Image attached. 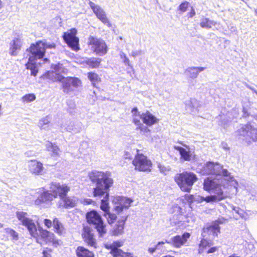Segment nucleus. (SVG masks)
<instances>
[{"label":"nucleus","instance_id":"obj_1","mask_svg":"<svg viewBox=\"0 0 257 257\" xmlns=\"http://www.w3.org/2000/svg\"><path fill=\"white\" fill-rule=\"evenodd\" d=\"M89 177L91 181L95 183L96 186L93 188V196L101 197L104 195V198L101 201L100 208L104 213H106L109 211L108 202L109 191L113 184L111 173L108 171L94 170L89 173Z\"/></svg>","mask_w":257,"mask_h":257},{"label":"nucleus","instance_id":"obj_2","mask_svg":"<svg viewBox=\"0 0 257 257\" xmlns=\"http://www.w3.org/2000/svg\"><path fill=\"white\" fill-rule=\"evenodd\" d=\"M57 196H59L60 201L58 202L60 207L64 206V186L59 183L52 182L50 187V190L43 192L35 201V204L43 207L49 206L51 201Z\"/></svg>","mask_w":257,"mask_h":257},{"label":"nucleus","instance_id":"obj_3","mask_svg":"<svg viewBox=\"0 0 257 257\" xmlns=\"http://www.w3.org/2000/svg\"><path fill=\"white\" fill-rule=\"evenodd\" d=\"M16 217L29 230L30 234L34 237H37L40 235L41 237L46 240H52L54 239V234L50 232L39 227L37 230L36 225L34 221L29 217L28 214L26 212L17 211Z\"/></svg>","mask_w":257,"mask_h":257},{"label":"nucleus","instance_id":"obj_4","mask_svg":"<svg viewBox=\"0 0 257 257\" xmlns=\"http://www.w3.org/2000/svg\"><path fill=\"white\" fill-rule=\"evenodd\" d=\"M202 175H212L216 177H223L224 179L228 181H232L233 177L228 170L224 169L223 166L218 163L212 162H207L200 170Z\"/></svg>","mask_w":257,"mask_h":257},{"label":"nucleus","instance_id":"obj_5","mask_svg":"<svg viewBox=\"0 0 257 257\" xmlns=\"http://www.w3.org/2000/svg\"><path fill=\"white\" fill-rule=\"evenodd\" d=\"M55 47V44H48L46 41H39L35 44H32L30 48L27 50V51L29 52V60L35 61L43 58L45 56L46 49Z\"/></svg>","mask_w":257,"mask_h":257},{"label":"nucleus","instance_id":"obj_6","mask_svg":"<svg viewBox=\"0 0 257 257\" xmlns=\"http://www.w3.org/2000/svg\"><path fill=\"white\" fill-rule=\"evenodd\" d=\"M174 180L182 191L189 192L197 177L194 173L186 171L176 174Z\"/></svg>","mask_w":257,"mask_h":257},{"label":"nucleus","instance_id":"obj_7","mask_svg":"<svg viewBox=\"0 0 257 257\" xmlns=\"http://www.w3.org/2000/svg\"><path fill=\"white\" fill-rule=\"evenodd\" d=\"M220 177H207L204 180L203 188L207 191H212L214 193L216 201H219L225 198L222 190L221 183L219 180Z\"/></svg>","mask_w":257,"mask_h":257},{"label":"nucleus","instance_id":"obj_8","mask_svg":"<svg viewBox=\"0 0 257 257\" xmlns=\"http://www.w3.org/2000/svg\"><path fill=\"white\" fill-rule=\"evenodd\" d=\"M86 219L89 224L94 225V228L98 232L99 236L102 237L106 232L105 225L104 224L101 216L95 210H92L87 213Z\"/></svg>","mask_w":257,"mask_h":257},{"label":"nucleus","instance_id":"obj_9","mask_svg":"<svg viewBox=\"0 0 257 257\" xmlns=\"http://www.w3.org/2000/svg\"><path fill=\"white\" fill-rule=\"evenodd\" d=\"M51 68L52 70L46 72L44 75V77L54 82H61L62 87L64 91V66L63 64L60 63L57 64H52Z\"/></svg>","mask_w":257,"mask_h":257},{"label":"nucleus","instance_id":"obj_10","mask_svg":"<svg viewBox=\"0 0 257 257\" xmlns=\"http://www.w3.org/2000/svg\"><path fill=\"white\" fill-rule=\"evenodd\" d=\"M235 134L236 136L242 137L246 140L249 139L253 142H257V128L251 125L250 122L241 124Z\"/></svg>","mask_w":257,"mask_h":257},{"label":"nucleus","instance_id":"obj_11","mask_svg":"<svg viewBox=\"0 0 257 257\" xmlns=\"http://www.w3.org/2000/svg\"><path fill=\"white\" fill-rule=\"evenodd\" d=\"M88 44L90 46L91 50L97 56H103L107 52L106 44L102 39L90 36L88 40Z\"/></svg>","mask_w":257,"mask_h":257},{"label":"nucleus","instance_id":"obj_12","mask_svg":"<svg viewBox=\"0 0 257 257\" xmlns=\"http://www.w3.org/2000/svg\"><path fill=\"white\" fill-rule=\"evenodd\" d=\"M77 31L75 28H72L65 32V44L72 50L77 52L80 48L79 39L76 36Z\"/></svg>","mask_w":257,"mask_h":257},{"label":"nucleus","instance_id":"obj_13","mask_svg":"<svg viewBox=\"0 0 257 257\" xmlns=\"http://www.w3.org/2000/svg\"><path fill=\"white\" fill-rule=\"evenodd\" d=\"M135 169L140 171H150L152 167L151 161L143 154H138L133 161Z\"/></svg>","mask_w":257,"mask_h":257},{"label":"nucleus","instance_id":"obj_14","mask_svg":"<svg viewBox=\"0 0 257 257\" xmlns=\"http://www.w3.org/2000/svg\"><path fill=\"white\" fill-rule=\"evenodd\" d=\"M122 242L115 241L112 243H107L104 245L106 249H110V253L113 257H134L132 253L124 252L121 249L118 248L122 246Z\"/></svg>","mask_w":257,"mask_h":257},{"label":"nucleus","instance_id":"obj_15","mask_svg":"<svg viewBox=\"0 0 257 257\" xmlns=\"http://www.w3.org/2000/svg\"><path fill=\"white\" fill-rule=\"evenodd\" d=\"M65 93L70 95H75L77 89L81 86V80L76 77H65Z\"/></svg>","mask_w":257,"mask_h":257},{"label":"nucleus","instance_id":"obj_16","mask_svg":"<svg viewBox=\"0 0 257 257\" xmlns=\"http://www.w3.org/2000/svg\"><path fill=\"white\" fill-rule=\"evenodd\" d=\"M88 4L97 19L108 28L112 27L111 24L107 17L105 12L100 6L95 4L90 1H89Z\"/></svg>","mask_w":257,"mask_h":257},{"label":"nucleus","instance_id":"obj_17","mask_svg":"<svg viewBox=\"0 0 257 257\" xmlns=\"http://www.w3.org/2000/svg\"><path fill=\"white\" fill-rule=\"evenodd\" d=\"M213 245L212 241L209 238H202L199 244L198 252L202 254L205 252L206 253H212L218 250L219 247L212 246Z\"/></svg>","mask_w":257,"mask_h":257},{"label":"nucleus","instance_id":"obj_18","mask_svg":"<svg viewBox=\"0 0 257 257\" xmlns=\"http://www.w3.org/2000/svg\"><path fill=\"white\" fill-rule=\"evenodd\" d=\"M82 236L85 242L89 246L96 247V242L92 229L88 226H84Z\"/></svg>","mask_w":257,"mask_h":257},{"label":"nucleus","instance_id":"obj_19","mask_svg":"<svg viewBox=\"0 0 257 257\" xmlns=\"http://www.w3.org/2000/svg\"><path fill=\"white\" fill-rule=\"evenodd\" d=\"M190 234L188 232L184 233L182 235H177L171 238V240L168 241L165 240V242L172 244L176 247H180L183 245L190 237Z\"/></svg>","mask_w":257,"mask_h":257},{"label":"nucleus","instance_id":"obj_20","mask_svg":"<svg viewBox=\"0 0 257 257\" xmlns=\"http://www.w3.org/2000/svg\"><path fill=\"white\" fill-rule=\"evenodd\" d=\"M219 232V226H218L217 223H213L211 225L203 228L201 235L203 238L208 239L207 236V235H208L209 237L210 236L214 237L217 236Z\"/></svg>","mask_w":257,"mask_h":257},{"label":"nucleus","instance_id":"obj_21","mask_svg":"<svg viewBox=\"0 0 257 257\" xmlns=\"http://www.w3.org/2000/svg\"><path fill=\"white\" fill-rule=\"evenodd\" d=\"M186 147L184 148L182 147L175 146L174 149L179 152L180 159L184 161H190L194 159V155L192 153L189 147L185 146Z\"/></svg>","mask_w":257,"mask_h":257},{"label":"nucleus","instance_id":"obj_22","mask_svg":"<svg viewBox=\"0 0 257 257\" xmlns=\"http://www.w3.org/2000/svg\"><path fill=\"white\" fill-rule=\"evenodd\" d=\"M141 119L143 123L149 126H151L158 122L159 119L149 111L142 113L141 115Z\"/></svg>","mask_w":257,"mask_h":257},{"label":"nucleus","instance_id":"obj_23","mask_svg":"<svg viewBox=\"0 0 257 257\" xmlns=\"http://www.w3.org/2000/svg\"><path fill=\"white\" fill-rule=\"evenodd\" d=\"M29 170L31 173L35 175L41 174L43 171V164L36 160H31L29 162Z\"/></svg>","mask_w":257,"mask_h":257},{"label":"nucleus","instance_id":"obj_24","mask_svg":"<svg viewBox=\"0 0 257 257\" xmlns=\"http://www.w3.org/2000/svg\"><path fill=\"white\" fill-rule=\"evenodd\" d=\"M216 198L214 196H208L206 197L200 196L199 195H190L189 197V201L190 202H197L201 203L203 201H206V202H216L215 199Z\"/></svg>","mask_w":257,"mask_h":257},{"label":"nucleus","instance_id":"obj_25","mask_svg":"<svg viewBox=\"0 0 257 257\" xmlns=\"http://www.w3.org/2000/svg\"><path fill=\"white\" fill-rule=\"evenodd\" d=\"M206 68L203 67H191L186 69L185 73L190 78L194 79L197 77L199 73L205 70Z\"/></svg>","mask_w":257,"mask_h":257},{"label":"nucleus","instance_id":"obj_26","mask_svg":"<svg viewBox=\"0 0 257 257\" xmlns=\"http://www.w3.org/2000/svg\"><path fill=\"white\" fill-rule=\"evenodd\" d=\"M9 53L12 56H17L18 51L20 50L22 42L18 38L15 39L10 44Z\"/></svg>","mask_w":257,"mask_h":257},{"label":"nucleus","instance_id":"obj_27","mask_svg":"<svg viewBox=\"0 0 257 257\" xmlns=\"http://www.w3.org/2000/svg\"><path fill=\"white\" fill-rule=\"evenodd\" d=\"M127 216L122 217V218L117 221L113 228L112 233L114 235L121 234L123 232L124 225L127 219Z\"/></svg>","mask_w":257,"mask_h":257},{"label":"nucleus","instance_id":"obj_28","mask_svg":"<svg viewBox=\"0 0 257 257\" xmlns=\"http://www.w3.org/2000/svg\"><path fill=\"white\" fill-rule=\"evenodd\" d=\"M132 201L128 198H122L120 203L115 206L114 209L117 213L122 212L123 209L127 210L130 207Z\"/></svg>","mask_w":257,"mask_h":257},{"label":"nucleus","instance_id":"obj_29","mask_svg":"<svg viewBox=\"0 0 257 257\" xmlns=\"http://www.w3.org/2000/svg\"><path fill=\"white\" fill-rule=\"evenodd\" d=\"M41 65V63H39L37 64L35 61H30L29 59L28 62L26 64V68L28 70H30L31 75L34 76H36L38 72V65Z\"/></svg>","mask_w":257,"mask_h":257},{"label":"nucleus","instance_id":"obj_30","mask_svg":"<svg viewBox=\"0 0 257 257\" xmlns=\"http://www.w3.org/2000/svg\"><path fill=\"white\" fill-rule=\"evenodd\" d=\"M216 24V22L213 20H210L209 18L202 17L200 19V26L202 28L210 29L212 26H215Z\"/></svg>","mask_w":257,"mask_h":257},{"label":"nucleus","instance_id":"obj_31","mask_svg":"<svg viewBox=\"0 0 257 257\" xmlns=\"http://www.w3.org/2000/svg\"><path fill=\"white\" fill-rule=\"evenodd\" d=\"M76 253L78 257H94L92 252L82 246L77 248Z\"/></svg>","mask_w":257,"mask_h":257},{"label":"nucleus","instance_id":"obj_32","mask_svg":"<svg viewBox=\"0 0 257 257\" xmlns=\"http://www.w3.org/2000/svg\"><path fill=\"white\" fill-rule=\"evenodd\" d=\"M101 62V59L95 57L86 58L85 61V63L91 68L98 67Z\"/></svg>","mask_w":257,"mask_h":257},{"label":"nucleus","instance_id":"obj_33","mask_svg":"<svg viewBox=\"0 0 257 257\" xmlns=\"http://www.w3.org/2000/svg\"><path fill=\"white\" fill-rule=\"evenodd\" d=\"M87 77L94 87H96V83H97L100 80L98 75L92 72H88L87 73Z\"/></svg>","mask_w":257,"mask_h":257},{"label":"nucleus","instance_id":"obj_34","mask_svg":"<svg viewBox=\"0 0 257 257\" xmlns=\"http://www.w3.org/2000/svg\"><path fill=\"white\" fill-rule=\"evenodd\" d=\"M198 102L195 99L191 98L185 101L186 109L192 111L193 109L198 107Z\"/></svg>","mask_w":257,"mask_h":257},{"label":"nucleus","instance_id":"obj_35","mask_svg":"<svg viewBox=\"0 0 257 257\" xmlns=\"http://www.w3.org/2000/svg\"><path fill=\"white\" fill-rule=\"evenodd\" d=\"M53 224L55 231L58 234H61L62 233L63 225L58 219L57 218H54L53 221Z\"/></svg>","mask_w":257,"mask_h":257},{"label":"nucleus","instance_id":"obj_36","mask_svg":"<svg viewBox=\"0 0 257 257\" xmlns=\"http://www.w3.org/2000/svg\"><path fill=\"white\" fill-rule=\"evenodd\" d=\"M67 104L68 107L67 110L69 113L73 114L76 112V104L74 99L67 100Z\"/></svg>","mask_w":257,"mask_h":257},{"label":"nucleus","instance_id":"obj_37","mask_svg":"<svg viewBox=\"0 0 257 257\" xmlns=\"http://www.w3.org/2000/svg\"><path fill=\"white\" fill-rule=\"evenodd\" d=\"M77 198L73 197H67L65 195V207H74L77 203Z\"/></svg>","mask_w":257,"mask_h":257},{"label":"nucleus","instance_id":"obj_38","mask_svg":"<svg viewBox=\"0 0 257 257\" xmlns=\"http://www.w3.org/2000/svg\"><path fill=\"white\" fill-rule=\"evenodd\" d=\"M47 149L48 151H51L52 152V155L53 156H56L58 154V148L54 145L51 142H48L46 145Z\"/></svg>","mask_w":257,"mask_h":257},{"label":"nucleus","instance_id":"obj_39","mask_svg":"<svg viewBox=\"0 0 257 257\" xmlns=\"http://www.w3.org/2000/svg\"><path fill=\"white\" fill-rule=\"evenodd\" d=\"M50 122L49 118L46 116L45 118L41 119L39 122V126L42 129L48 130L49 129V123Z\"/></svg>","mask_w":257,"mask_h":257},{"label":"nucleus","instance_id":"obj_40","mask_svg":"<svg viewBox=\"0 0 257 257\" xmlns=\"http://www.w3.org/2000/svg\"><path fill=\"white\" fill-rule=\"evenodd\" d=\"M5 231L6 233L12 237L13 240H17L18 239V233L14 229L10 228H5Z\"/></svg>","mask_w":257,"mask_h":257},{"label":"nucleus","instance_id":"obj_41","mask_svg":"<svg viewBox=\"0 0 257 257\" xmlns=\"http://www.w3.org/2000/svg\"><path fill=\"white\" fill-rule=\"evenodd\" d=\"M104 216L106 218L109 224L112 223L116 219V215L115 214L111 213L109 211L104 213Z\"/></svg>","mask_w":257,"mask_h":257},{"label":"nucleus","instance_id":"obj_42","mask_svg":"<svg viewBox=\"0 0 257 257\" xmlns=\"http://www.w3.org/2000/svg\"><path fill=\"white\" fill-rule=\"evenodd\" d=\"M36 99V96L33 93L26 94L22 97V100L25 102H30Z\"/></svg>","mask_w":257,"mask_h":257},{"label":"nucleus","instance_id":"obj_43","mask_svg":"<svg viewBox=\"0 0 257 257\" xmlns=\"http://www.w3.org/2000/svg\"><path fill=\"white\" fill-rule=\"evenodd\" d=\"M189 3L187 1H185L182 3L178 7V10L182 13H184L187 11V9L189 7Z\"/></svg>","mask_w":257,"mask_h":257},{"label":"nucleus","instance_id":"obj_44","mask_svg":"<svg viewBox=\"0 0 257 257\" xmlns=\"http://www.w3.org/2000/svg\"><path fill=\"white\" fill-rule=\"evenodd\" d=\"M165 243L164 241H160L154 247H149L148 249V251L151 254H153L157 249H160V245H163Z\"/></svg>","mask_w":257,"mask_h":257},{"label":"nucleus","instance_id":"obj_45","mask_svg":"<svg viewBox=\"0 0 257 257\" xmlns=\"http://www.w3.org/2000/svg\"><path fill=\"white\" fill-rule=\"evenodd\" d=\"M120 57L121 59H123V62L126 65L131 66V68L133 69V67L130 65L129 59L127 58L125 54L123 52H120Z\"/></svg>","mask_w":257,"mask_h":257},{"label":"nucleus","instance_id":"obj_46","mask_svg":"<svg viewBox=\"0 0 257 257\" xmlns=\"http://www.w3.org/2000/svg\"><path fill=\"white\" fill-rule=\"evenodd\" d=\"M232 209L236 213L239 215L241 218H243L244 217V212L243 210L241 209L238 207L234 206Z\"/></svg>","mask_w":257,"mask_h":257},{"label":"nucleus","instance_id":"obj_47","mask_svg":"<svg viewBox=\"0 0 257 257\" xmlns=\"http://www.w3.org/2000/svg\"><path fill=\"white\" fill-rule=\"evenodd\" d=\"M131 112L133 113V116H139L141 118V115L142 113L138 111V109L137 107H134L132 109Z\"/></svg>","mask_w":257,"mask_h":257},{"label":"nucleus","instance_id":"obj_48","mask_svg":"<svg viewBox=\"0 0 257 257\" xmlns=\"http://www.w3.org/2000/svg\"><path fill=\"white\" fill-rule=\"evenodd\" d=\"M137 130H140L141 132L144 133L150 132V130L148 128V127L144 125L143 124H141L140 127H137Z\"/></svg>","mask_w":257,"mask_h":257},{"label":"nucleus","instance_id":"obj_49","mask_svg":"<svg viewBox=\"0 0 257 257\" xmlns=\"http://www.w3.org/2000/svg\"><path fill=\"white\" fill-rule=\"evenodd\" d=\"M242 117H246L249 115V113L248 112V109L244 106L242 108Z\"/></svg>","mask_w":257,"mask_h":257},{"label":"nucleus","instance_id":"obj_50","mask_svg":"<svg viewBox=\"0 0 257 257\" xmlns=\"http://www.w3.org/2000/svg\"><path fill=\"white\" fill-rule=\"evenodd\" d=\"M70 123L71 124V125H69L67 127V131L69 132H70L71 131H73L74 132L76 131L77 129L74 125V122H70Z\"/></svg>","mask_w":257,"mask_h":257},{"label":"nucleus","instance_id":"obj_51","mask_svg":"<svg viewBox=\"0 0 257 257\" xmlns=\"http://www.w3.org/2000/svg\"><path fill=\"white\" fill-rule=\"evenodd\" d=\"M142 54V51L141 50L139 51H132L131 55L134 57V58H136L137 56L141 55Z\"/></svg>","mask_w":257,"mask_h":257},{"label":"nucleus","instance_id":"obj_52","mask_svg":"<svg viewBox=\"0 0 257 257\" xmlns=\"http://www.w3.org/2000/svg\"><path fill=\"white\" fill-rule=\"evenodd\" d=\"M44 224L48 227L49 228L52 226V221L48 219H45L44 220Z\"/></svg>","mask_w":257,"mask_h":257},{"label":"nucleus","instance_id":"obj_53","mask_svg":"<svg viewBox=\"0 0 257 257\" xmlns=\"http://www.w3.org/2000/svg\"><path fill=\"white\" fill-rule=\"evenodd\" d=\"M94 201L91 199L88 198L84 199L83 201V203L84 204L88 205V204H91Z\"/></svg>","mask_w":257,"mask_h":257},{"label":"nucleus","instance_id":"obj_54","mask_svg":"<svg viewBox=\"0 0 257 257\" xmlns=\"http://www.w3.org/2000/svg\"><path fill=\"white\" fill-rule=\"evenodd\" d=\"M133 122L135 124V125H137L138 127H140L142 123L141 122L140 120L137 118H134L133 119Z\"/></svg>","mask_w":257,"mask_h":257},{"label":"nucleus","instance_id":"obj_55","mask_svg":"<svg viewBox=\"0 0 257 257\" xmlns=\"http://www.w3.org/2000/svg\"><path fill=\"white\" fill-rule=\"evenodd\" d=\"M226 220L223 218H219L218 220H216L213 223H217L218 226H219L220 224H223L225 222Z\"/></svg>","mask_w":257,"mask_h":257},{"label":"nucleus","instance_id":"obj_56","mask_svg":"<svg viewBox=\"0 0 257 257\" xmlns=\"http://www.w3.org/2000/svg\"><path fill=\"white\" fill-rule=\"evenodd\" d=\"M190 18H192L195 15V12L194 9L192 8L191 12L188 14Z\"/></svg>","mask_w":257,"mask_h":257},{"label":"nucleus","instance_id":"obj_57","mask_svg":"<svg viewBox=\"0 0 257 257\" xmlns=\"http://www.w3.org/2000/svg\"><path fill=\"white\" fill-rule=\"evenodd\" d=\"M245 86L248 88V89H250L253 93H255L256 90L247 83L245 84Z\"/></svg>","mask_w":257,"mask_h":257},{"label":"nucleus","instance_id":"obj_58","mask_svg":"<svg viewBox=\"0 0 257 257\" xmlns=\"http://www.w3.org/2000/svg\"><path fill=\"white\" fill-rule=\"evenodd\" d=\"M43 257H50V254L46 251L43 250Z\"/></svg>","mask_w":257,"mask_h":257},{"label":"nucleus","instance_id":"obj_59","mask_svg":"<svg viewBox=\"0 0 257 257\" xmlns=\"http://www.w3.org/2000/svg\"><path fill=\"white\" fill-rule=\"evenodd\" d=\"M124 158L125 159H129L130 160H131L132 159V158L129 156L128 153L126 152H125Z\"/></svg>","mask_w":257,"mask_h":257},{"label":"nucleus","instance_id":"obj_60","mask_svg":"<svg viewBox=\"0 0 257 257\" xmlns=\"http://www.w3.org/2000/svg\"><path fill=\"white\" fill-rule=\"evenodd\" d=\"M222 148L225 150H228L229 149V148L227 147V145L226 144H225V143H222Z\"/></svg>","mask_w":257,"mask_h":257},{"label":"nucleus","instance_id":"obj_61","mask_svg":"<svg viewBox=\"0 0 257 257\" xmlns=\"http://www.w3.org/2000/svg\"><path fill=\"white\" fill-rule=\"evenodd\" d=\"M61 20V18H60L59 17L56 18V20L60 24H61L62 23V22L60 21ZM60 26H61V25H60Z\"/></svg>","mask_w":257,"mask_h":257},{"label":"nucleus","instance_id":"obj_62","mask_svg":"<svg viewBox=\"0 0 257 257\" xmlns=\"http://www.w3.org/2000/svg\"><path fill=\"white\" fill-rule=\"evenodd\" d=\"M69 187L65 185V195H66L67 193L69 191Z\"/></svg>","mask_w":257,"mask_h":257},{"label":"nucleus","instance_id":"obj_63","mask_svg":"<svg viewBox=\"0 0 257 257\" xmlns=\"http://www.w3.org/2000/svg\"><path fill=\"white\" fill-rule=\"evenodd\" d=\"M43 63H47L49 61V60L48 58H44L43 60Z\"/></svg>","mask_w":257,"mask_h":257},{"label":"nucleus","instance_id":"obj_64","mask_svg":"<svg viewBox=\"0 0 257 257\" xmlns=\"http://www.w3.org/2000/svg\"><path fill=\"white\" fill-rule=\"evenodd\" d=\"M159 167L160 168V171H161V172H163L164 171H163V170H164V169H162V168H161V166H160V165H159Z\"/></svg>","mask_w":257,"mask_h":257}]
</instances>
